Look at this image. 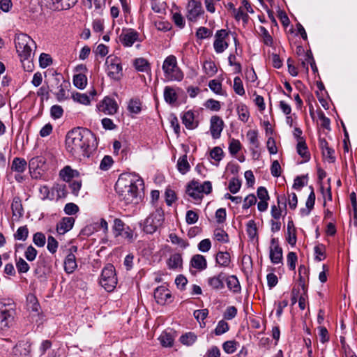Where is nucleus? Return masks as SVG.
I'll list each match as a JSON object with an SVG mask.
<instances>
[{"label": "nucleus", "instance_id": "nucleus-1", "mask_svg": "<svg viewBox=\"0 0 357 357\" xmlns=\"http://www.w3.org/2000/svg\"><path fill=\"white\" fill-rule=\"evenodd\" d=\"M65 142L67 152L79 160L82 158H89L98 146L95 134L90 130L82 127H77L68 131Z\"/></svg>", "mask_w": 357, "mask_h": 357}, {"label": "nucleus", "instance_id": "nucleus-2", "mask_svg": "<svg viewBox=\"0 0 357 357\" xmlns=\"http://www.w3.org/2000/svg\"><path fill=\"white\" fill-rule=\"evenodd\" d=\"M143 186L144 181L137 175L123 173L115 184V190L120 201L125 205H136L142 201L141 190Z\"/></svg>", "mask_w": 357, "mask_h": 357}, {"label": "nucleus", "instance_id": "nucleus-3", "mask_svg": "<svg viewBox=\"0 0 357 357\" xmlns=\"http://www.w3.org/2000/svg\"><path fill=\"white\" fill-rule=\"evenodd\" d=\"M17 52L21 61L29 60L33 55V50L36 48L35 41L27 34L20 33L15 39Z\"/></svg>", "mask_w": 357, "mask_h": 357}, {"label": "nucleus", "instance_id": "nucleus-4", "mask_svg": "<svg viewBox=\"0 0 357 357\" xmlns=\"http://www.w3.org/2000/svg\"><path fill=\"white\" fill-rule=\"evenodd\" d=\"M164 220V211L162 208L158 207L149 214L143 223L141 224V226L145 233L152 234L162 227Z\"/></svg>", "mask_w": 357, "mask_h": 357}, {"label": "nucleus", "instance_id": "nucleus-5", "mask_svg": "<svg viewBox=\"0 0 357 357\" xmlns=\"http://www.w3.org/2000/svg\"><path fill=\"white\" fill-rule=\"evenodd\" d=\"M162 68L165 79L169 81H181L183 78V73L178 67L176 58L173 55H169L165 59Z\"/></svg>", "mask_w": 357, "mask_h": 357}, {"label": "nucleus", "instance_id": "nucleus-6", "mask_svg": "<svg viewBox=\"0 0 357 357\" xmlns=\"http://www.w3.org/2000/svg\"><path fill=\"white\" fill-rule=\"evenodd\" d=\"M212 191V184L210 181H204L202 184L196 181H192L186 188V193L195 200L199 201L203 198V194H210Z\"/></svg>", "mask_w": 357, "mask_h": 357}, {"label": "nucleus", "instance_id": "nucleus-7", "mask_svg": "<svg viewBox=\"0 0 357 357\" xmlns=\"http://www.w3.org/2000/svg\"><path fill=\"white\" fill-rule=\"evenodd\" d=\"M117 277L115 268L112 264H107L101 272L99 280L100 284L108 292L114 291L117 284Z\"/></svg>", "mask_w": 357, "mask_h": 357}, {"label": "nucleus", "instance_id": "nucleus-8", "mask_svg": "<svg viewBox=\"0 0 357 357\" xmlns=\"http://www.w3.org/2000/svg\"><path fill=\"white\" fill-rule=\"evenodd\" d=\"M107 75L113 79L118 80L122 76V66L120 59L114 56H109L106 59Z\"/></svg>", "mask_w": 357, "mask_h": 357}, {"label": "nucleus", "instance_id": "nucleus-9", "mask_svg": "<svg viewBox=\"0 0 357 357\" xmlns=\"http://www.w3.org/2000/svg\"><path fill=\"white\" fill-rule=\"evenodd\" d=\"M186 17L188 21L195 22L204 14L202 3L197 0H188L186 6Z\"/></svg>", "mask_w": 357, "mask_h": 357}, {"label": "nucleus", "instance_id": "nucleus-10", "mask_svg": "<svg viewBox=\"0 0 357 357\" xmlns=\"http://www.w3.org/2000/svg\"><path fill=\"white\" fill-rule=\"evenodd\" d=\"M229 36V32L225 29H220L215 34L213 47L217 54L222 53L229 47L228 43L225 40Z\"/></svg>", "mask_w": 357, "mask_h": 357}, {"label": "nucleus", "instance_id": "nucleus-11", "mask_svg": "<svg viewBox=\"0 0 357 357\" xmlns=\"http://www.w3.org/2000/svg\"><path fill=\"white\" fill-rule=\"evenodd\" d=\"M45 165V159L43 156H36L32 158L29 162V168L31 176L33 178L40 177V170L44 171Z\"/></svg>", "mask_w": 357, "mask_h": 357}, {"label": "nucleus", "instance_id": "nucleus-12", "mask_svg": "<svg viewBox=\"0 0 357 357\" xmlns=\"http://www.w3.org/2000/svg\"><path fill=\"white\" fill-rule=\"evenodd\" d=\"M139 33L132 29H123L119 36V41L126 47H130L139 40Z\"/></svg>", "mask_w": 357, "mask_h": 357}, {"label": "nucleus", "instance_id": "nucleus-13", "mask_svg": "<svg viewBox=\"0 0 357 357\" xmlns=\"http://www.w3.org/2000/svg\"><path fill=\"white\" fill-rule=\"evenodd\" d=\"M13 319V310L8 309L7 305L0 303V330L3 331L9 327Z\"/></svg>", "mask_w": 357, "mask_h": 357}, {"label": "nucleus", "instance_id": "nucleus-14", "mask_svg": "<svg viewBox=\"0 0 357 357\" xmlns=\"http://www.w3.org/2000/svg\"><path fill=\"white\" fill-rule=\"evenodd\" d=\"M154 298L157 303L165 305L172 301V294L169 290L163 285L158 287L154 291Z\"/></svg>", "mask_w": 357, "mask_h": 357}, {"label": "nucleus", "instance_id": "nucleus-15", "mask_svg": "<svg viewBox=\"0 0 357 357\" xmlns=\"http://www.w3.org/2000/svg\"><path fill=\"white\" fill-rule=\"evenodd\" d=\"M224 122L218 116H213L211 119L210 131L213 139H218L223 130Z\"/></svg>", "mask_w": 357, "mask_h": 357}, {"label": "nucleus", "instance_id": "nucleus-16", "mask_svg": "<svg viewBox=\"0 0 357 357\" xmlns=\"http://www.w3.org/2000/svg\"><path fill=\"white\" fill-rule=\"evenodd\" d=\"M225 273L221 272L216 275L208 278L207 283L213 290L218 291L225 287Z\"/></svg>", "mask_w": 357, "mask_h": 357}, {"label": "nucleus", "instance_id": "nucleus-17", "mask_svg": "<svg viewBox=\"0 0 357 357\" xmlns=\"http://www.w3.org/2000/svg\"><path fill=\"white\" fill-rule=\"evenodd\" d=\"M119 108L116 101L110 97H105L99 104V112H117Z\"/></svg>", "mask_w": 357, "mask_h": 357}, {"label": "nucleus", "instance_id": "nucleus-18", "mask_svg": "<svg viewBox=\"0 0 357 357\" xmlns=\"http://www.w3.org/2000/svg\"><path fill=\"white\" fill-rule=\"evenodd\" d=\"M30 345L27 342H20L13 349V357H29Z\"/></svg>", "mask_w": 357, "mask_h": 357}, {"label": "nucleus", "instance_id": "nucleus-19", "mask_svg": "<svg viewBox=\"0 0 357 357\" xmlns=\"http://www.w3.org/2000/svg\"><path fill=\"white\" fill-rule=\"evenodd\" d=\"M75 223V218L73 217H65L56 225V231L59 234H64L70 231Z\"/></svg>", "mask_w": 357, "mask_h": 357}, {"label": "nucleus", "instance_id": "nucleus-20", "mask_svg": "<svg viewBox=\"0 0 357 357\" xmlns=\"http://www.w3.org/2000/svg\"><path fill=\"white\" fill-rule=\"evenodd\" d=\"M246 137L249 142L250 149L252 151L253 155H255L257 152L256 149L259 146L257 131L255 130H250L247 132Z\"/></svg>", "mask_w": 357, "mask_h": 357}, {"label": "nucleus", "instance_id": "nucleus-21", "mask_svg": "<svg viewBox=\"0 0 357 357\" xmlns=\"http://www.w3.org/2000/svg\"><path fill=\"white\" fill-rule=\"evenodd\" d=\"M79 176L78 171L73 169L70 166H65L59 172L60 178L66 182H69L72 178Z\"/></svg>", "mask_w": 357, "mask_h": 357}, {"label": "nucleus", "instance_id": "nucleus-22", "mask_svg": "<svg viewBox=\"0 0 357 357\" xmlns=\"http://www.w3.org/2000/svg\"><path fill=\"white\" fill-rule=\"evenodd\" d=\"M190 264L193 268L199 271H203L207 267V261L205 257L199 254L192 257Z\"/></svg>", "mask_w": 357, "mask_h": 357}, {"label": "nucleus", "instance_id": "nucleus-23", "mask_svg": "<svg viewBox=\"0 0 357 357\" xmlns=\"http://www.w3.org/2000/svg\"><path fill=\"white\" fill-rule=\"evenodd\" d=\"M183 123L188 129H194L198 126V120L196 119L194 113H183L181 116Z\"/></svg>", "mask_w": 357, "mask_h": 357}, {"label": "nucleus", "instance_id": "nucleus-24", "mask_svg": "<svg viewBox=\"0 0 357 357\" xmlns=\"http://www.w3.org/2000/svg\"><path fill=\"white\" fill-rule=\"evenodd\" d=\"M77 267L76 257L73 253H69L64 260V270L70 274L74 272Z\"/></svg>", "mask_w": 357, "mask_h": 357}, {"label": "nucleus", "instance_id": "nucleus-25", "mask_svg": "<svg viewBox=\"0 0 357 357\" xmlns=\"http://www.w3.org/2000/svg\"><path fill=\"white\" fill-rule=\"evenodd\" d=\"M13 216L17 219L23 216L24 209L22 201L19 197H15L11 204Z\"/></svg>", "mask_w": 357, "mask_h": 357}, {"label": "nucleus", "instance_id": "nucleus-26", "mask_svg": "<svg viewBox=\"0 0 357 357\" xmlns=\"http://www.w3.org/2000/svg\"><path fill=\"white\" fill-rule=\"evenodd\" d=\"M69 87L70 83L63 81L62 84L59 86V89H56L58 91L53 92L59 101H62L68 98Z\"/></svg>", "mask_w": 357, "mask_h": 357}, {"label": "nucleus", "instance_id": "nucleus-27", "mask_svg": "<svg viewBox=\"0 0 357 357\" xmlns=\"http://www.w3.org/2000/svg\"><path fill=\"white\" fill-rule=\"evenodd\" d=\"M269 257L271 261L274 264L282 263V249L281 247L269 248Z\"/></svg>", "mask_w": 357, "mask_h": 357}, {"label": "nucleus", "instance_id": "nucleus-28", "mask_svg": "<svg viewBox=\"0 0 357 357\" xmlns=\"http://www.w3.org/2000/svg\"><path fill=\"white\" fill-rule=\"evenodd\" d=\"M311 189V192L306 200L305 206L307 209L301 208V213L302 215H308L311 211V210L314 208V205L315 203V193L314 192V189L312 186L310 187Z\"/></svg>", "mask_w": 357, "mask_h": 357}, {"label": "nucleus", "instance_id": "nucleus-29", "mask_svg": "<svg viewBox=\"0 0 357 357\" xmlns=\"http://www.w3.org/2000/svg\"><path fill=\"white\" fill-rule=\"evenodd\" d=\"M228 289L233 293H239L241 291V285L236 276L230 275L226 277L225 280Z\"/></svg>", "mask_w": 357, "mask_h": 357}, {"label": "nucleus", "instance_id": "nucleus-30", "mask_svg": "<svg viewBox=\"0 0 357 357\" xmlns=\"http://www.w3.org/2000/svg\"><path fill=\"white\" fill-rule=\"evenodd\" d=\"M216 263L222 267L229 266L231 262V257L228 252L219 251L215 256Z\"/></svg>", "mask_w": 357, "mask_h": 357}, {"label": "nucleus", "instance_id": "nucleus-31", "mask_svg": "<svg viewBox=\"0 0 357 357\" xmlns=\"http://www.w3.org/2000/svg\"><path fill=\"white\" fill-rule=\"evenodd\" d=\"M26 307L29 310L38 313L40 309L36 296L33 294H29L26 296Z\"/></svg>", "mask_w": 357, "mask_h": 357}, {"label": "nucleus", "instance_id": "nucleus-32", "mask_svg": "<svg viewBox=\"0 0 357 357\" xmlns=\"http://www.w3.org/2000/svg\"><path fill=\"white\" fill-rule=\"evenodd\" d=\"M65 81L61 75H52L47 81V85L50 86V91H53L54 89H59V86L62 84V82Z\"/></svg>", "mask_w": 357, "mask_h": 357}, {"label": "nucleus", "instance_id": "nucleus-33", "mask_svg": "<svg viewBox=\"0 0 357 357\" xmlns=\"http://www.w3.org/2000/svg\"><path fill=\"white\" fill-rule=\"evenodd\" d=\"M296 151L298 154L300 155L302 158H303L305 161L310 160V155L304 139H301L298 142L296 146Z\"/></svg>", "mask_w": 357, "mask_h": 357}, {"label": "nucleus", "instance_id": "nucleus-34", "mask_svg": "<svg viewBox=\"0 0 357 357\" xmlns=\"http://www.w3.org/2000/svg\"><path fill=\"white\" fill-rule=\"evenodd\" d=\"M26 161L24 158H15L12 162L11 169L18 173H22L26 169Z\"/></svg>", "mask_w": 357, "mask_h": 357}, {"label": "nucleus", "instance_id": "nucleus-35", "mask_svg": "<svg viewBox=\"0 0 357 357\" xmlns=\"http://www.w3.org/2000/svg\"><path fill=\"white\" fill-rule=\"evenodd\" d=\"M160 344L165 347H170L173 345L174 338L171 333L164 331L159 337Z\"/></svg>", "mask_w": 357, "mask_h": 357}, {"label": "nucleus", "instance_id": "nucleus-36", "mask_svg": "<svg viewBox=\"0 0 357 357\" xmlns=\"http://www.w3.org/2000/svg\"><path fill=\"white\" fill-rule=\"evenodd\" d=\"M134 66L140 72L148 73L151 69L148 61L144 58L136 59L134 61Z\"/></svg>", "mask_w": 357, "mask_h": 357}, {"label": "nucleus", "instance_id": "nucleus-37", "mask_svg": "<svg viewBox=\"0 0 357 357\" xmlns=\"http://www.w3.org/2000/svg\"><path fill=\"white\" fill-rule=\"evenodd\" d=\"M105 0H86L85 6L89 9L94 8V10L97 13H100L105 6Z\"/></svg>", "mask_w": 357, "mask_h": 357}, {"label": "nucleus", "instance_id": "nucleus-38", "mask_svg": "<svg viewBox=\"0 0 357 357\" xmlns=\"http://www.w3.org/2000/svg\"><path fill=\"white\" fill-rule=\"evenodd\" d=\"M56 193V198H64L67 195L66 185L63 183H55L52 188V194Z\"/></svg>", "mask_w": 357, "mask_h": 357}, {"label": "nucleus", "instance_id": "nucleus-39", "mask_svg": "<svg viewBox=\"0 0 357 357\" xmlns=\"http://www.w3.org/2000/svg\"><path fill=\"white\" fill-rule=\"evenodd\" d=\"M190 165L187 160V155H184L179 158L177 161V168L182 174H186L190 169Z\"/></svg>", "mask_w": 357, "mask_h": 357}, {"label": "nucleus", "instance_id": "nucleus-40", "mask_svg": "<svg viewBox=\"0 0 357 357\" xmlns=\"http://www.w3.org/2000/svg\"><path fill=\"white\" fill-rule=\"evenodd\" d=\"M73 84L77 88L79 89H84L87 84V78L86 75L82 73L74 75Z\"/></svg>", "mask_w": 357, "mask_h": 357}, {"label": "nucleus", "instance_id": "nucleus-41", "mask_svg": "<svg viewBox=\"0 0 357 357\" xmlns=\"http://www.w3.org/2000/svg\"><path fill=\"white\" fill-rule=\"evenodd\" d=\"M14 238L17 241H24L29 236V229L26 225L20 227L14 234Z\"/></svg>", "mask_w": 357, "mask_h": 357}, {"label": "nucleus", "instance_id": "nucleus-42", "mask_svg": "<svg viewBox=\"0 0 357 357\" xmlns=\"http://www.w3.org/2000/svg\"><path fill=\"white\" fill-rule=\"evenodd\" d=\"M197 340V335L192 332L186 333L180 337L181 342L186 346L192 345Z\"/></svg>", "mask_w": 357, "mask_h": 357}, {"label": "nucleus", "instance_id": "nucleus-43", "mask_svg": "<svg viewBox=\"0 0 357 357\" xmlns=\"http://www.w3.org/2000/svg\"><path fill=\"white\" fill-rule=\"evenodd\" d=\"M203 69L208 77H213L218 71L215 63L212 61H206L204 63Z\"/></svg>", "mask_w": 357, "mask_h": 357}, {"label": "nucleus", "instance_id": "nucleus-44", "mask_svg": "<svg viewBox=\"0 0 357 357\" xmlns=\"http://www.w3.org/2000/svg\"><path fill=\"white\" fill-rule=\"evenodd\" d=\"M238 345L239 344L235 340H228L223 343L222 349L225 353L231 354L236 351Z\"/></svg>", "mask_w": 357, "mask_h": 357}, {"label": "nucleus", "instance_id": "nucleus-45", "mask_svg": "<svg viewBox=\"0 0 357 357\" xmlns=\"http://www.w3.org/2000/svg\"><path fill=\"white\" fill-rule=\"evenodd\" d=\"M164 98L167 102L168 103H173L176 100V94L175 91L169 87L166 86L164 90Z\"/></svg>", "mask_w": 357, "mask_h": 357}, {"label": "nucleus", "instance_id": "nucleus-46", "mask_svg": "<svg viewBox=\"0 0 357 357\" xmlns=\"http://www.w3.org/2000/svg\"><path fill=\"white\" fill-rule=\"evenodd\" d=\"M214 238L219 242L221 243H228L229 242V236L227 233L220 228H217L214 230Z\"/></svg>", "mask_w": 357, "mask_h": 357}, {"label": "nucleus", "instance_id": "nucleus-47", "mask_svg": "<svg viewBox=\"0 0 357 357\" xmlns=\"http://www.w3.org/2000/svg\"><path fill=\"white\" fill-rule=\"evenodd\" d=\"M182 264V258L179 254H174L170 257L168 261V266L170 268L176 269Z\"/></svg>", "mask_w": 357, "mask_h": 357}, {"label": "nucleus", "instance_id": "nucleus-48", "mask_svg": "<svg viewBox=\"0 0 357 357\" xmlns=\"http://www.w3.org/2000/svg\"><path fill=\"white\" fill-rule=\"evenodd\" d=\"M142 109V102L137 98L130 100L128 104V110L129 112H140Z\"/></svg>", "mask_w": 357, "mask_h": 357}, {"label": "nucleus", "instance_id": "nucleus-49", "mask_svg": "<svg viewBox=\"0 0 357 357\" xmlns=\"http://www.w3.org/2000/svg\"><path fill=\"white\" fill-rule=\"evenodd\" d=\"M259 30L264 45L269 47L273 46V39L272 36L269 34L268 30L264 26H260Z\"/></svg>", "mask_w": 357, "mask_h": 357}, {"label": "nucleus", "instance_id": "nucleus-50", "mask_svg": "<svg viewBox=\"0 0 357 357\" xmlns=\"http://www.w3.org/2000/svg\"><path fill=\"white\" fill-rule=\"evenodd\" d=\"M229 329V326L227 322L225 320H220L218 321L216 328L214 330V333L216 335H221L226 332H227Z\"/></svg>", "mask_w": 357, "mask_h": 357}, {"label": "nucleus", "instance_id": "nucleus-51", "mask_svg": "<svg viewBox=\"0 0 357 357\" xmlns=\"http://www.w3.org/2000/svg\"><path fill=\"white\" fill-rule=\"evenodd\" d=\"M169 238L173 244L179 245L181 248H185L189 245L187 241L179 238L176 234L172 233L169 234Z\"/></svg>", "mask_w": 357, "mask_h": 357}, {"label": "nucleus", "instance_id": "nucleus-52", "mask_svg": "<svg viewBox=\"0 0 357 357\" xmlns=\"http://www.w3.org/2000/svg\"><path fill=\"white\" fill-rule=\"evenodd\" d=\"M16 268L19 273H27L30 268L28 263L22 257L16 260Z\"/></svg>", "mask_w": 357, "mask_h": 357}, {"label": "nucleus", "instance_id": "nucleus-53", "mask_svg": "<svg viewBox=\"0 0 357 357\" xmlns=\"http://www.w3.org/2000/svg\"><path fill=\"white\" fill-rule=\"evenodd\" d=\"M233 88L236 94L239 96H243L245 94L243 82L239 77H236L234 78Z\"/></svg>", "mask_w": 357, "mask_h": 357}, {"label": "nucleus", "instance_id": "nucleus-54", "mask_svg": "<svg viewBox=\"0 0 357 357\" xmlns=\"http://www.w3.org/2000/svg\"><path fill=\"white\" fill-rule=\"evenodd\" d=\"M241 186V182L238 178H232L229 183L228 189L232 194L237 193Z\"/></svg>", "mask_w": 357, "mask_h": 357}, {"label": "nucleus", "instance_id": "nucleus-55", "mask_svg": "<svg viewBox=\"0 0 357 357\" xmlns=\"http://www.w3.org/2000/svg\"><path fill=\"white\" fill-rule=\"evenodd\" d=\"M247 234L248 236L253 239L257 236V229L256 224L253 220H249L247 223Z\"/></svg>", "mask_w": 357, "mask_h": 357}, {"label": "nucleus", "instance_id": "nucleus-56", "mask_svg": "<svg viewBox=\"0 0 357 357\" xmlns=\"http://www.w3.org/2000/svg\"><path fill=\"white\" fill-rule=\"evenodd\" d=\"M224 155L222 149L219 146L214 147L210 152V156L212 159L219 162Z\"/></svg>", "mask_w": 357, "mask_h": 357}, {"label": "nucleus", "instance_id": "nucleus-57", "mask_svg": "<svg viewBox=\"0 0 357 357\" xmlns=\"http://www.w3.org/2000/svg\"><path fill=\"white\" fill-rule=\"evenodd\" d=\"M45 236L42 232H36L33 237V242L38 247H43L45 244Z\"/></svg>", "mask_w": 357, "mask_h": 357}, {"label": "nucleus", "instance_id": "nucleus-58", "mask_svg": "<svg viewBox=\"0 0 357 357\" xmlns=\"http://www.w3.org/2000/svg\"><path fill=\"white\" fill-rule=\"evenodd\" d=\"M298 260L297 255L294 252H290L287 256V266L291 271H294L296 268V263Z\"/></svg>", "mask_w": 357, "mask_h": 357}, {"label": "nucleus", "instance_id": "nucleus-59", "mask_svg": "<svg viewBox=\"0 0 357 357\" xmlns=\"http://www.w3.org/2000/svg\"><path fill=\"white\" fill-rule=\"evenodd\" d=\"M172 19L178 28L183 29L185 26L184 18L179 12L173 13Z\"/></svg>", "mask_w": 357, "mask_h": 357}, {"label": "nucleus", "instance_id": "nucleus-60", "mask_svg": "<svg viewBox=\"0 0 357 357\" xmlns=\"http://www.w3.org/2000/svg\"><path fill=\"white\" fill-rule=\"evenodd\" d=\"M58 245V241L53 236H49L47 245L48 251L52 254H54L57 250Z\"/></svg>", "mask_w": 357, "mask_h": 357}, {"label": "nucleus", "instance_id": "nucleus-61", "mask_svg": "<svg viewBox=\"0 0 357 357\" xmlns=\"http://www.w3.org/2000/svg\"><path fill=\"white\" fill-rule=\"evenodd\" d=\"M37 254L38 251L32 245H29L24 252V257L28 261H32L36 258Z\"/></svg>", "mask_w": 357, "mask_h": 357}, {"label": "nucleus", "instance_id": "nucleus-62", "mask_svg": "<svg viewBox=\"0 0 357 357\" xmlns=\"http://www.w3.org/2000/svg\"><path fill=\"white\" fill-rule=\"evenodd\" d=\"M113 162L114 161L111 156L105 155L100 162V169L104 171L108 170L112 165Z\"/></svg>", "mask_w": 357, "mask_h": 357}, {"label": "nucleus", "instance_id": "nucleus-63", "mask_svg": "<svg viewBox=\"0 0 357 357\" xmlns=\"http://www.w3.org/2000/svg\"><path fill=\"white\" fill-rule=\"evenodd\" d=\"M241 144L238 139H231L229 145V150L231 155L236 154L241 149Z\"/></svg>", "mask_w": 357, "mask_h": 357}, {"label": "nucleus", "instance_id": "nucleus-64", "mask_svg": "<svg viewBox=\"0 0 357 357\" xmlns=\"http://www.w3.org/2000/svg\"><path fill=\"white\" fill-rule=\"evenodd\" d=\"M257 202V198L254 194H250L243 200V208L248 209L250 206L255 205Z\"/></svg>", "mask_w": 357, "mask_h": 357}]
</instances>
